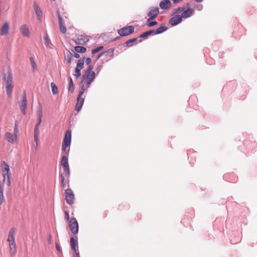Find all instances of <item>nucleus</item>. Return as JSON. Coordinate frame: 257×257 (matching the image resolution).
I'll return each mask as SVG.
<instances>
[{"label": "nucleus", "instance_id": "obj_19", "mask_svg": "<svg viewBox=\"0 0 257 257\" xmlns=\"http://www.w3.org/2000/svg\"><path fill=\"white\" fill-rule=\"evenodd\" d=\"M9 24L8 22L5 23L1 28V35H7L9 33Z\"/></svg>", "mask_w": 257, "mask_h": 257}, {"label": "nucleus", "instance_id": "obj_37", "mask_svg": "<svg viewBox=\"0 0 257 257\" xmlns=\"http://www.w3.org/2000/svg\"><path fill=\"white\" fill-rule=\"evenodd\" d=\"M138 41V38H135L134 39H130L125 42V44L126 45H128L130 43L136 42Z\"/></svg>", "mask_w": 257, "mask_h": 257}, {"label": "nucleus", "instance_id": "obj_47", "mask_svg": "<svg viewBox=\"0 0 257 257\" xmlns=\"http://www.w3.org/2000/svg\"><path fill=\"white\" fill-rule=\"evenodd\" d=\"M81 39H78L77 41H76V43L77 44H82V43L80 42V41H81Z\"/></svg>", "mask_w": 257, "mask_h": 257}, {"label": "nucleus", "instance_id": "obj_36", "mask_svg": "<svg viewBox=\"0 0 257 257\" xmlns=\"http://www.w3.org/2000/svg\"><path fill=\"white\" fill-rule=\"evenodd\" d=\"M30 61H31V63L32 66L33 68L34 69H35L36 68V67H37V65H36V63H35V62L34 61V58L32 57H31L30 58Z\"/></svg>", "mask_w": 257, "mask_h": 257}, {"label": "nucleus", "instance_id": "obj_8", "mask_svg": "<svg viewBox=\"0 0 257 257\" xmlns=\"http://www.w3.org/2000/svg\"><path fill=\"white\" fill-rule=\"evenodd\" d=\"M22 100L20 102V107L21 108V111L23 112V114H26V111L27 107V101L26 98V94L24 92L22 95Z\"/></svg>", "mask_w": 257, "mask_h": 257}, {"label": "nucleus", "instance_id": "obj_28", "mask_svg": "<svg viewBox=\"0 0 257 257\" xmlns=\"http://www.w3.org/2000/svg\"><path fill=\"white\" fill-rule=\"evenodd\" d=\"M37 116L38 118L42 119V118L43 117V111H42V107L41 106H40L39 109L37 112Z\"/></svg>", "mask_w": 257, "mask_h": 257}, {"label": "nucleus", "instance_id": "obj_38", "mask_svg": "<svg viewBox=\"0 0 257 257\" xmlns=\"http://www.w3.org/2000/svg\"><path fill=\"white\" fill-rule=\"evenodd\" d=\"M186 8L184 7H179L175 10L174 14H178L180 13V12L184 11Z\"/></svg>", "mask_w": 257, "mask_h": 257}, {"label": "nucleus", "instance_id": "obj_10", "mask_svg": "<svg viewBox=\"0 0 257 257\" xmlns=\"http://www.w3.org/2000/svg\"><path fill=\"white\" fill-rule=\"evenodd\" d=\"M159 12V10L158 7L151 10L148 14V16L149 17V18L148 19V22H150L151 20L155 19L157 17Z\"/></svg>", "mask_w": 257, "mask_h": 257}, {"label": "nucleus", "instance_id": "obj_46", "mask_svg": "<svg viewBox=\"0 0 257 257\" xmlns=\"http://www.w3.org/2000/svg\"><path fill=\"white\" fill-rule=\"evenodd\" d=\"M67 61L68 63H70L71 62V57L70 56H68Z\"/></svg>", "mask_w": 257, "mask_h": 257}, {"label": "nucleus", "instance_id": "obj_6", "mask_svg": "<svg viewBox=\"0 0 257 257\" xmlns=\"http://www.w3.org/2000/svg\"><path fill=\"white\" fill-rule=\"evenodd\" d=\"M134 32V27L133 26H129L119 29L118 34L121 36H125L133 33Z\"/></svg>", "mask_w": 257, "mask_h": 257}, {"label": "nucleus", "instance_id": "obj_44", "mask_svg": "<svg viewBox=\"0 0 257 257\" xmlns=\"http://www.w3.org/2000/svg\"><path fill=\"white\" fill-rule=\"evenodd\" d=\"M18 133V130L17 127V125L16 124L15 125V127L14 128V135H16L17 136V133Z\"/></svg>", "mask_w": 257, "mask_h": 257}, {"label": "nucleus", "instance_id": "obj_31", "mask_svg": "<svg viewBox=\"0 0 257 257\" xmlns=\"http://www.w3.org/2000/svg\"><path fill=\"white\" fill-rule=\"evenodd\" d=\"M102 49H103V46H99L97 48H96L95 49H93L92 50V54L94 55L98 52H99L100 50H101Z\"/></svg>", "mask_w": 257, "mask_h": 257}, {"label": "nucleus", "instance_id": "obj_24", "mask_svg": "<svg viewBox=\"0 0 257 257\" xmlns=\"http://www.w3.org/2000/svg\"><path fill=\"white\" fill-rule=\"evenodd\" d=\"M84 58L79 59L77 63L76 68L81 70L83 68L84 65Z\"/></svg>", "mask_w": 257, "mask_h": 257}, {"label": "nucleus", "instance_id": "obj_18", "mask_svg": "<svg viewBox=\"0 0 257 257\" xmlns=\"http://www.w3.org/2000/svg\"><path fill=\"white\" fill-rule=\"evenodd\" d=\"M84 100L83 98H77V103L75 105L76 110L79 111L81 109L84 103Z\"/></svg>", "mask_w": 257, "mask_h": 257}, {"label": "nucleus", "instance_id": "obj_7", "mask_svg": "<svg viewBox=\"0 0 257 257\" xmlns=\"http://www.w3.org/2000/svg\"><path fill=\"white\" fill-rule=\"evenodd\" d=\"M65 200L69 204L71 205L74 203V195L70 189H67L65 191Z\"/></svg>", "mask_w": 257, "mask_h": 257}, {"label": "nucleus", "instance_id": "obj_25", "mask_svg": "<svg viewBox=\"0 0 257 257\" xmlns=\"http://www.w3.org/2000/svg\"><path fill=\"white\" fill-rule=\"evenodd\" d=\"M75 50L78 53H84L86 51V49L82 46H75L74 48Z\"/></svg>", "mask_w": 257, "mask_h": 257}, {"label": "nucleus", "instance_id": "obj_42", "mask_svg": "<svg viewBox=\"0 0 257 257\" xmlns=\"http://www.w3.org/2000/svg\"><path fill=\"white\" fill-rule=\"evenodd\" d=\"M71 55H73L74 57L77 58H78L80 57L79 54H78V53H76L74 51H73V53H72Z\"/></svg>", "mask_w": 257, "mask_h": 257}, {"label": "nucleus", "instance_id": "obj_35", "mask_svg": "<svg viewBox=\"0 0 257 257\" xmlns=\"http://www.w3.org/2000/svg\"><path fill=\"white\" fill-rule=\"evenodd\" d=\"M60 177H61V185H62V186L63 187V188H65V183L64 182V181H65V177L63 175V174H61L60 175Z\"/></svg>", "mask_w": 257, "mask_h": 257}, {"label": "nucleus", "instance_id": "obj_15", "mask_svg": "<svg viewBox=\"0 0 257 257\" xmlns=\"http://www.w3.org/2000/svg\"><path fill=\"white\" fill-rule=\"evenodd\" d=\"M34 8L38 20L41 21L42 18V12L40 8L36 3H34Z\"/></svg>", "mask_w": 257, "mask_h": 257}, {"label": "nucleus", "instance_id": "obj_52", "mask_svg": "<svg viewBox=\"0 0 257 257\" xmlns=\"http://www.w3.org/2000/svg\"><path fill=\"white\" fill-rule=\"evenodd\" d=\"M50 240H51V237H50V236H49V238L48 239V241H50Z\"/></svg>", "mask_w": 257, "mask_h": 257}, {"label": "nucleus", "instance_id": "obj_14", "mask_svg": "<svg viewBox=\"0 0 257 257\" xmlns=\"http://www.w3.org/2000/svg\"><path fill=\"white\" fill-rule=\"evenodd\" d=\"M17 232V228L15 227H13L11 228L10 230L9 233V237H8V241H11V242L13 243L14 242V241H15V235L16 234V233Z\"/></svg>", "mask_w": 257, "mask_h": 257}, {"label": "nucleus", "instance_id": "obj_50", "mask_svg": "<svg viewBox=\"0 0 257 257\" xmlns=\"http://www.w3.org/2000/svg\"><path fill=\"white\" fill-rule=\"evenodd\" d=\"M197 2L200 3L202 2L203 0H195Z\"/></svg>", "mask_w": 257, "mask_h": 257}, {"label": "nucleus", "instance_id": "obj_5", "mask_svg": "<svg viewBox=\"0 0 257 257\" xmlns=\"http://www.w3.org/2000/svg\"><path fill=\"white\" fill-rule=\"evenodd\" d=\"M69 226L72 233L76 234L78 232V223L75 218H72L69 221Z\"/></svg>", "mask_w": 257, "mask_h": 257}, {"label": "nucleus", "instance_id": "obj_3", "mask_svg": "<svg viewBox=\"0 0 257 257\" xmlns=\"http://www.w3.org/2000/svg\"><path fill=\"white\" fill-rule=\"evenodd\" d=\"M93 67L92 65H89L85 70L84 74L82 77V81L85 80L87 84L86 88H88L92 82L95 78V74L92 71Z\"/></svg>", "mask_w": 257, "mask_h": 257}, {"label": "nucleus", "instance_id": "obj_4", "mask_svg": "<svg viewBox=\"0 0 257 257\" xmlns=\"http://www.w3.org/2000/svg\"><path fill=\"white\" fill-rule=\"evenodd\" d=\"M3 175L4 177V181L6 182L8 186L11 185L10 177L9 175L10 168L9 165L6 162H3Z\"/></svg>", "mask_w": 257, "mask_h": 257}, {"label": "nucleus", "instance_id": "obj_51", "mask_svg": "<svg viewBox=\"0 0 257 257\" xmlns=\"http://www.w3.org/2000/svg\"><path fill=\"white\" fill-rule=\"evenodd\" d=\"M102 54H99L98 57H97V59H99L101 56Z\"/></svg>", "mask_w": 257, "mask_h": 257}, {"label": "nucleus", "instance_id": "obj_43", "mask_svg": "<svg viewBox=\"0 0 257 257\" xmlns=\"http://www.w3.org/2000/svg\"><path fill=\"white\" fill-rule=\"evenodd\" d=\"M65 219L68 221L69 220V215L68 211H65Z\"/></svg>", "mask_w": 257, "mask_h": 257}, {"label": "nucleus", "instance_id": "obj_13", "mask_svg": "<svg viewBox=\"0 0 257 257\" xmlns=\"http://www.w3.org/2000/svg\"><path fill=\"white\" fill-rule=\"evenodd\" d=\"M172 4L169 0H163L160 4L159 6L162 10H167L171 8Z\"/></svg>", "mask_w": 257, "mask_h": 257}, {"label": "nucleus", "instance_id": "obj_21", "mask_svg": "<svg viewBox=\"0 0 257 257\" xmlns=\"http://www.w3.org/2000/svg\"><path fill=\"white\" fill-rule=\"evenodd\" d=\"M168 30V28L165 26H161L156 30H154V35L162 33Z\"/></svg>", "mask_w": 257, "mask_h": 257}, {"label": "nucleus", "instance_id": "obj_29", "mask_svg": "<svg viewBox=\"0 0 257 257\" xmlns=\"http://www.w3.org/2000/svg\"><path fill=\"white\" fill-rule=\"evenodd\" d=\"M9 242L10 251L12 252L13 249L14 250H15V248H16V246L15 241H14V242H13V243H12V242H11V241H9Z\"/></svg>", "mask_w": 257, "mask_h": 257}, {"label": "nucleus", "instance_id": "obj_30", "mask_svg": "<svg viewBox=\"0 0 257 257\" xmlns=\"http://www.w3.org/2000/svg\"><path fill=\"white\" fill-rule=\"evenodd\" d=\"M39 135V132H34V141L36 143V147H38Z\"/></svg>", "mask_w": 257, "mask_h": 257}, {"label": "nucleus", "instance_id": "obj_17", "mask_svg": "<svg viewBox=\"0 0 257 257\" xmlns=\"http://www.w3.org/2000/svg\"><path fill=\"white\" fill-rule=\"evenodd\" d=\"M6 136L8 141L11 143H14L17 139L16 135L9 132L6 134Z\"/></svg>", "mask_w": 257, "mask_h": 257}, {"label": "nucleus", "instance_id": "obj_9", "mask_svg": "<svg viewBox=\"0 0 257 257\" xmlns=\"http://www.w3.org/2000/svg\"><path fill=\"white\" fill-rule=\"evenodd\" d=\"M186 7L188 9L186 10H184L181 16L182 17V18H186V19L190 17L191 16H192L193 15V13H194V11L192 9L190 8V6L189 4H188L186 5Z\"/></svg>", "mask_w": 257, "mask_h": 257}, {"label": "nucleus", "instance_id": "obj_48", "mask_svg": "<svg viewBox=\"0 0 257 257\" xmlns=\"http://www.w3.org/2000/svg\"><path fill=\"white\" fill-rule=\"evenodd\" d=\"M88 40H89V39L88 38H86L85 39H84L83 40V43L88 42Z\"/></svg>", "mask_w": 257, "mask_h": 257}, {"label": "nucleus", "instance_id": "obj_49", "mask_svg": "<svg viewBox=\"0 0 257 257\" xmlns=\"http://www.w3.org/2000/svg\"><path fill=\"white\" fill-rule=\"evenodd\" d=\"M74 257H80L79 253H75Z\"/></svg>", "mask_w": 257, "mask_h": 257}, {"label": "nucleus", "instance_id": "obj_22", "mask_svg": "<svg viewBox=\"0 0 257 257\" xmlns=\"http://www.w3.org/2000/svg\"><path fill=\"white\" fill-rule=\"evenodd\" d=\"M154 34V30H150L149 31H147L143 33L140 36V37L142 38H146L148 36Z\"/></svg>", "mask_w": 257, "mask_h": 257}, {"label": "nucleus", "instance_id": "obj_1", "mask_svg": "<svg viewBox=\"0 0 257 257\" xmlns=\"http://www.w3.org/2000/svg\"><path fill=\"white\" fill-rule=\"evenodd\" d=\"M71 131L70 130H67L65 133V137L62 143V151L66 152L67 147H69L71 145ZM65 155L63 156L61 159V165L63 167L64 172L70 175V168L68 162V158L66 155H68V153H65Z\"/></svg>", "mask_w": 257, "mask_h": 257}, {"label": "nucleus", "instance_id": "obj_23", "mask_svg": "<svg viewBox=\"0 0 257 257\" xmlns=\"http://www.w3.org/2000/svg\"><path fill=\"white\" fill-rule=\"evenodd\" d=\"M69 80L68 91L72 92L74 90V86L71 77H69Z\"/></svg>", "mask_w": 257, "mask_h": 257}, {"label": "nucleus", "instance_id": "obj_11", "mask_svg": "<svg viewBox=\"0 0 257 257\" xmlns=\"http://www.w3.org/2000/svg\"><path fill=\"white\" fill-rule=\"evenodd\" d=\"M182 21V18L181 16L176 15L172 17L169 23L172 26H176L180 23Z\"/></svg>", "mask_w": 257, "mask_h": 257}, {"label": "nucleus", "instance_id": "obj_41", "mask_svg": "<svg viewBox=\"0 0 257 257\" xmlns=\"http://www.w3.org/2000/svg\"><path fill=\"white\" fill-rule=\"evenodd\" d=\"M195 7L198 11L202 10V9L203 8V6L201 5H197L196 6H195Z\"/></svg>", "mask_w": 257, "mask_h": 257}, {"label": "nucleus", "instance_id": "obj_27", "mask_svg": "<svg viewBox=\"0 0 257 257\" xmlns=\"http://www.w3.org/2000/svg\"><path fill=\"white\" fill-rule=\"evenodd\" d=\"M80 85H81V86H80V87H81V89H80V91H79V95H78V96L77 98H82V97H81V96L83 95V93H84V91H85V89H86V88H85V87H84V85H83V84H80Z\"/></svg>", "mask_w": 257, "mask_h": 257}, {"label": "nucleus", "instance_id": "obj_2", "mask_svg": "<svg viewBox=\"0 0 257 257\" xmlns=\"http://www.w3.org/2000/svg\"><path fill=\"white\" fill-rule=\"evenodd\" d=\"M4 81V85L6 87V91L7 94L9 98L12 97L13 86V75L11 70L8 72V75L5 74L3 77Z\"/></svg>", "mask_w": 257, "mask_h": 257}, {"label": "nucleus", "instance_id": "obj_20", "mask_svg": "<svg viewBox=\"0 0 257 257\" xmlns=\"http://www.w3.org/2000/svg\"><path fill=\"white\" fill-rule=\"evenodd\" d=\"M70 244L72 249L76 252L78 250V247L77 246V242L76 239L73 237L70 238Z\"/></svg>", "mask_w": 257, "mask_h": 257}, {"label": "nucleus", "instance_id": "obj_39", "mask_svg": "<svg viewBox=\"0 0 257 257\" xmlns=\"http://www.w3.org/2000/svg\"><path fill=\"white\" fill-rule=\"evenodd\" d=\"M157 24H158V22L157 21L150 22V23L147 24V26L148 27H151L155 25H156Z\"/></svg>", "mask_w": 257, "mask_h": 257}, {"label": "nucleus", "instance_id": "obj_12", "mask_svg": "<svg viewBox=\"0 0 257 257\" xmlns=\"http://www.w3.org/2000/svg\"><path fill=\"white\" fill-rule=\"evenodd\" d=\"M57 14L59 21V26L60 31L63 34H65L66 32L67 29L63 22V18L60 15V12L59 11H57Z\"/></svg>", "mask_w": 257, "mask_h": 257}, {"label": "nucleus", "instance_id": "obj_40", "mask_svg": "<svg viewBox=\"0 0 257 257\" xmlns=\"http://www.w3.org/2000/svg\"><path fill=\"white\" fill-rule=\"evenodd\" d=\"M91 58H87L86 59V61H85V63H86V64L89 66L90 65V64L91 63Z\"/></svg>", "mask_w": 257, "mask_h": 257}, {"label": "nucleus", "instance_id": "obj_16", "mask_svg": "<svg viewBox=\"0 0 257 257\" xmlns=\"http://www.w3.org/2000/svg\"><path fill=\"white\" fill-rule=\"evenodd\" d=\"M20 32L24 36H26L27 37H29L30 36L29 30L28 26L26 25H23L21 27Z\"/></svg>", "mask_w": 257, "mask_h": 257}, {"label": "nucleus", "instance_id": "obj_33", "mask_svg": "<svg viewBox=\"0 0 257 257\" xmlns=\"http://www.w3.org/2000/svg\"><path fill=\"white\" fill-rule=\"evenodd\" d=\"M42 122V119H38L37 123L36 124L34 128V132H39V126Z\"/></svg>", "mask_w": 257, "mask_h": 257}, {"label": "nucleus", "instance_id": "obj_45", "mask_svg": "<svg viewBox=\"0 0 257 257\" xmlns=\"http://www.w3.org/2000/svg\"><path fill=\"white\" fill-rule=\"evenodd\" d=\"M56 247L57 250L59 252H61L62 251V250H61V248L60 247V246H59V245L57 243H56Z\"/></svg>", "mask_w": 257, "mask_h": 257}, {"label": "nucleus", "instance_id": "obj_34", "mask_svg": "<svg viewBox=\"0 0 257 257\" xmlns=\"http://www.w3.org/2000/svg\"><path fill=\"white\" fill-rule=\"evenodd\" d=\"M43 39L44 40L46 46L47 48H49V40L48 39V37L47 36H44Z\"/></svg>", "mask_w": 257, "mask_h": 257}, {"label": "nucleus", "instance_id": "obj_32", "mask_svg": "<svg viewBox=\"0 0 257 257\" xmlns=\"http://www.w3.org/2000/svg\"><path fill=\"white\" fill-rule=\"evenodd\" d=\"M74 75L76 77V78H78L81 76V70L75 68Z\"/></svg>", "mask_w": 257, "mask_h": 257}, {"label": "nucleus", "instance_id": "obj_26", "mask_svg": "<svg viewBox=\"0 0 257 257\" xmlns=\"http://www.w3.org/2000/svg\"><path fill=\"white\" fill-rule=\"evenodd\" d=\"M51 86L52 88V91L53 94H56L58 93V88L57 86L55 85V84L53 82L51 83Z\"/></svg>", "mask_w": 257, "mask_h": 257}]
</instances>
